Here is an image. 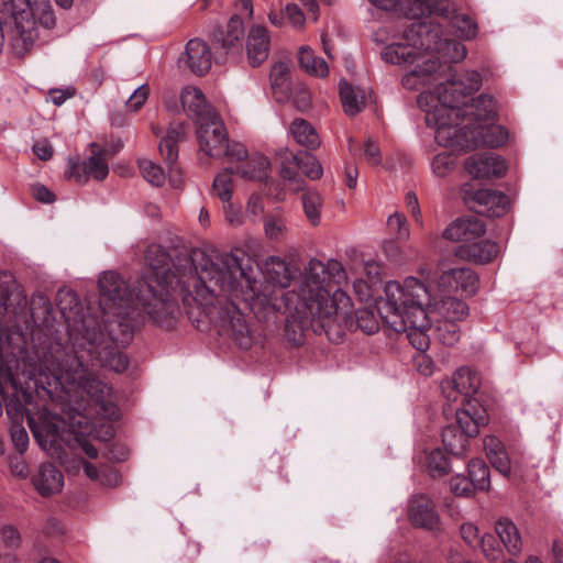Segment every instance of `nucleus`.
Masks as SVG:
<instances>
[{
	"label": "nucleus",
	"instance_id": "nucleus-47",
	"mask_svg": "<svg viewBox=\"0 0 563 563\" xmlns=\"http://www.w3.org/2000/svg\"><path fill=\"white\" fill-rule=\"evenodd\" d=\"M464 40H473L477 35V24L466 14H455L450 21Z\"/></svg>",
	"mask_w": 563,
	"mask_h": 563
},
{
	"label": "nucleus",
	"instance_id": "nucleus-62",
	"mask_svg": "<svg viewBox=\"0 0 563 563\" xmlns=\"http://www.w3.org/2000/svg\"><path fill=\"white\" fill-rule=\"evenodd\" d=\"M488 460H489L492 466L494 468H496L500 474H503L504 476L510 475L511 463H510V460L508 457L506 450L499 454H496V455L489 457Z\"/></svg>",
	"mask_w": 563,
	"mask_h": 563
},
{
	"label": "nucleus",
	"instance_id": "nucleus-27",
	"mask_svg": "<svg viewBox=\"0 0 563 563\" xmlns=\"http://www.w3.org/2000/svg\"><path fill=\"white\" fill-rule=\"evenodd\" d=\"M474 201L481 207L478 212L488 217H501L509 207V198L505 194L492 189L477 190Z\"/></svg>",
	"mask_w": 563,
	"mask_h": 563
},
{
	"label": "nucleus",
	"instance_id": "nucleus-20",
	"mask_svg": "<svg viewBox=\"0 0 563 563\" xmlns=\"http://www.w3.org/2000/svg\"><path fill=\"white\" fill-rule=\"evenodd\" d=\"M479 285L478 276L467 267L452 268L444 272L438 280L440 289L449 291L461 290L467 295H474Z\"/></svg>",
	"mask_w": 563,
	"mask_h": 563
},
{
	"label": "nucleus",
	"instance_id": "nucleus-55",
	"mask_svg": "<svg viewBox=\"0 0 563 563\" xmlns=\"http://www.w3.org/2000/svg\"><path fill=\"white\" fill-rule=\"evenodd\" d=\"M286 21L297 30H302L306 16L302 10L295 3H288L284 8Z\"/></svg>",
	"mask_w": 563,
	"mask_h": 563
},
{
	"label": "nucleus",
	"instance_id": "nucleus-2",
	"mask_svg": "<svg viewBox=\"0 0 563 563\" xmlns=\"http://www.w3.org/2000/svg\"><path fill=\"white\" fill-rule=\"evenodd\" d=\"M62 388L67 394H86L101 408L107 419L118 418V407L111 400L112 389L92 375L79 358L52 372L42 364L23 363L22 372L12 374L11 368L0 363V415L2 401H5L7 413L15 421L22 419L25 406L34 401V395L52 396Z\"/></svg>",
	"mask_w": 563,
	"mask_h": 563
},
{
	"label": "nucleus",
	"instance_id": "nucleus-34",
	"mask_svg": "<svg viewBox=\"0 0 563 563\" xmlns=\"http://www.w3.org/2000/svg\"><path fill=\"white\" fill-rule=\"evenodd\" d=\"M340 98L344 112L347 115H355L365 106V93L358 87H354L346 80L340 81Z\"/></svg>",
	"mask_w": 563,
	"mask_h": 563
},
{
	"label": "nucleus",
	"instance_id": "nucleus-12",
	"mask_svg": "<svg viewBox=\"0 0 563 563\" xmlns=\"http://www.w3.org/2000/svg\"><path fill=\"white\" fill-rule=\"evenodd\" d=\"M369 2L384 10H399L408 19L417 21H423V18L432 14L451 21L456 14L455 3L451 0H369ZM427 23L433 25L431 21Z\"/></svg>",
	"mask_w": 563,
	"mask_h": 563
},
{
	"label": "nucleus",
	"instance_id": "nucleus-56",
	"mask_svg": "<svg viewBox=\"0 0 563 563\" xmlns=\"http://www.w3.org/2000/svg\"><path fill=\"white\" fill-rule=\"evenodd\" d=\"M451 490L455 496L468 497L475 490L467 477L456 475L451 478Z\"/></svg>",
	"mask_w": 563,
	"mask_h": 563
},
{
	"label": "nucleus",
	"instance_id": "nucleus-26",
	"mask_svg": "<svg viewBox=\"0 0 563 563\" xmlns=\"http://www.w3.org/2000/svg\"><path fill=\"white\" fill-rule=\"evenodd\" d=\"M35 489L44 497L57 494L64 486V476L62 472L51 463L40 465L37 473L33 477Z\"/></svg>",
	"mask_w": 563,
	"mask_h": 563
},
{
	"label": "nucleus",
	"instance_id": "nucleus-3",
	"mask_svg": "<svg viewBox=\"0 0 563 563\" xmlns=\"http://www.w3.org/2000/svg\"><path fill=\"white\" fill-rule=\"evenodd\" d=\"M346 282L347 274L339 261L311 258L303 268L299 291L282 292L288 313L286 329L289 331L297 323L300 330L299 336L291 339L296 344L301 343L305 329L321 334L342 320L352 322L351 297L341 288H330L331 284L340 286Z\"/></svg>",
	"mask_w": 563,
	"mask_h": 563
},
{
	"label": "nucleus",
	"instance_id": "nucleus-39",
	"mask_svg": "<svg viewBox=\"0 0 563 563\" xmlns=\"http://www.w3.org/2000/svg\"><path fill=\"white\" fill-rule=\"evenodd\" d=\"M435 323L437 339L444 345L453 346L459 342L461 332L459 322L442 319H431Z\"/></svg>",
	"mask_w": 563,
	"mask_h": 563
},
{
	"label": "nucleus",
	"instance_id": "nucleus-13",
	"mask_svg": "<svg viewBox=\"0 0 563 563\" xmlns=\"http://www.w3.org/2000/svg\"><path fill=\"white\" fill-rule=\"evenodd\" d=\"M27 418L29 427L40 446L48 454L54 455L63 440L60 431L64 429L65 421L46 409L40 411L37 416L27 412Z\"/></svg>",
	"mask_w": 563,
	"mask_h": 563
},
{
	"label": "nucleus",
	"instance_id": "nucleus-29",
	"mask_svg": "<svg viewBox=\"0 0 563 563\" xmlns=\"http://www.w3.org/2000/svg\"><path fill=\"white\" fill-rule=\"evenodd\" d=\"M244 34L243 22L240 18L233 16L227 24L225 31H219L214 34V40L227 52H239L241 48V40Z\"/></svg>",
	"mask_w": 563,
	"mask_h": 563
},
{
	"label": "nucleus",
	"instance_id": "nucleus-31",
	"mask_svg": "<svg viewBox=\"0 0 563 563\" xmlns=\"http://www.w3.org/2000/svg\"><path fill=\"white\" fill-rule=\"evenodd\" d=\"M184 135L185 125L183 123H176L169 126L167 134L159 143V152L165 157L170 172H173V166L178 157L177 143L184 137Z\"/></svg>",
	"mask_w": 563,
	"mask_h": 563
},
{
	"label": "nucleus",
	"instance_id": "nucleus-25",
	"mask_svg": "<svg viewBox=\"0 0 563 563\" xmlns=\"http://www.w3.org/2000/svg\"><path fill=\"white\" fill-rule=\"evenodd\" d=\"M499 253V245L490 240H475L473 243L461 244L456 250L461 258L482 264L493 261Z\"/></svg>",
	"mask_w": 563,
	"mask_h": 563
},
{
	"label": "nucleus",
	"instance_id": "nucleus-22",
	"mask_svg": "<svg viewBox=\"0 0 563 563\" xmlns=\"http://www.w3.org/2000/svg\"><path fill=\"white\" fill-rule=\"evenodd\" d=\"M179 62L186 65L194 74L202 76L212 64L211 52L206 42L199 38L190 40Z\"/></svg>",
	"mask_w": 563,
	"mask_h": 563
},
{
	"label": "nucleus",
	"instance_id": "nucleus-30",
	"mask_svg": "<svg viewBox=\"0 0 563 563\" xmlns=\"http://www.w3.org/2000/svg\"><path fill=\"white\" fill-rule=\"evenodd\" d=\"M92 152L86 162L82 163L84 174L96 180H103L109 174V153L96 143L91 144Z\"/></svg>",
	"mask_w": 563,
	"mask_h": 563
},
{
	"label": "nucleus",
	"instance_id": "nucleus-49",
	"mask_svg": "<svg viewBox=\"0 0 563 563\" xmlns=\"http://www.w3.org/2000/svg\"><path fill=\"white\" fill-rule=\"evenodd\" d=\"M291 162L310 179H319L323 174L322 166L314 156H307V161H302L298 156L291 155Z\"/></svg>",
	"mask_w": 563,
	"mask_h": 563
},
{
	"label": "nucleus",
	"instance_id": "nucleus-21",
	"mask_svg": "<svg viewBox=\"0 0 563 563\" xmlns=\"http://www.w3.org/2000/svg\"><path fill=\"white\" fill-rule=\"evenodd\" d=\"M486 232V225L477 217L461 218L452 222L443 232L446 240L461 242V244L473 243Z\"/></svg>",
	"mask_w": 563,
	"mask_h": 563
},
{
	"label": "nucleus",
	"instance_id": "nucleus-54",
	"mask_svg": "<svg viewBox=\"0 0 563 563\" xmlns=\"http://www.w3.org/2000/svg\"><path fill=\"white\" fill-rule=\"evenodd\" d=\"M150 93V88L147 85L139 86L130 98L125 102V107L129 111L136 112L139 111L143 104L146 102Z\"/></svg>",
	"mask_w": 563,
	"mask_h": 563
},
{
	"label": "nucleus",
	"instance_id": "nucleus-1",
	"mask_svg": "<svg viewBox=\"0 0 563 563\" xmlns=\"http://www.w3.org/2000/svg\"><path fill=\"white\" fill-rule=\"evenodd\" d=\"M145 261L150 272L143 308L153 322L165 327H170L179 317V298L188 319L200 322L201 312L196 316L195 307L208 311L219 291H236L235 278L243 275L240 258L232 253L206 256L199 266H195L188 255H179L170 268L166 249L152 244L145 251Z\"/></svg>",
	"mask_w": 563,
	"mask_h": 563
},
{
	"label": "nucleus",
	"instance_id": "nucleus-23",
	"mask_svg": "<svg viewBox=\"0 0 563 563\" xmlns=\"http://www.w3.org/2000/svg\"><path fill=\"white\" fill-rule=\"evenodd\" d=\"M408 515L410 521L417 527L432 530L439 525V516L434 509V504L424 495L412 497L409 503Z\"/></svg>",
	"mask_w": 563,
	"mask_h": 563
},
{
	"label": "nucleus",
	"instance_id": "nucleus-36",
	"mask_svg": "<svg viewBox=\"0 0 563 563\" xmlns=\"http://www.w3.org/2000/svg\"><path fill=\"white\" fill-rule=\"evenodd\" d=\"M181 104L184 109L198 118H201L207 114L209 117L210 111H207V102L205 95L202 91L196 87H186L181 91Z\"/></svg>",
	"mask_w": 563,
	"mask_h": 563
},
{
	"label": "nucleus",
	"instance_id": "nucleus-28",
	"mask_svg": "<svg viewBox=\"0 0 563 563\" xmlns=\"http://www.w3.org/2000/svg\"><path fill=\"white\" fill-rule=\"evenodd\" d=\"M495 532L510 555H520L523 543L521 533L514 521L508 518L498 519L495 523Z\"/></svg>",
	"mask_w": 563,
	"mask_h": 563
},
{
	"label": "nucleus",
	"instance_id": "nucleus-50",
	"mask_svg": "<svg viewBox=\"0 0 563 563\" xmlns=\"http://www.w3.org/2000/svg\"><path fill=\"white\" fill-rule=\"evenodd\" d=\"M272 87L287 91L289 88V66L284 62L276 63L269 74Z\"/></svg>",
	"mask_w": 563,
	"mask_h": 563
},
{
	"label": "nucleus",
	"instance_id": "nucleus-11",
	"mask_svg": "<svg viewBox=\"0 0 563 563\" xmlns=\"http://www.w3.org/2000/svg\"><path fill=\"white\" fill-rule=\"evenodd\" d=\"M383 321L394 331L405 332L411 345L417 350L412 361L416 369L423 376H431L435 366L432 358L426 353L430 346L429 321L427 314L416 309V319H405L404 314L378 311Z\"/></svg>",
	"mask_w": 563,
	"mask_h": 563
},
{
	"label": "nucleus",
	"instance_id": "nucleus-51",
	"mask_svg": "<svg viewBox=\"0 0 563 563\" xmlns=\"http://www.w3.org/2000/svg\"><path fill=\"white\" fill-rule=\"evenodd\" d=\"M482 548L484 555L493 563H498L504 558L503 549L496 544L492 534H484L478 543Z\"/></svg>",
	"mask_w": 563,
	"mask_h": 563
},
{
	"label": "nucleus",
	"instance_id": "nucleus-15",
	"mask_svg": "<svg viewBox=\"0 0 563 563\" xmlns=\"http://www.w3.org/2000/svg\"><path fill=\"white\" fill-rule=\"evenodd\" d=\"M481 379L476 373L468 367H460L451 378L441 383L444 397L452 402H464L472 395L476 394Z\"/></svg>",
	"mask_w": 563,
	"mask_h": 563
},
{
	"label": "nucleus",
	"instance_id": "nucleus-60",
	"mask_svg": "<svg viewBox=\"0 0 563 563\" xmlns=\"http://www.w3.org/2000/svg\"><path fill=\"white\" fill-rule=\"evenodd\" d=\"M11 439L15 449L22 454L29 445V435L26 430L20 424H14L11 429Z\"/></svg>",
	"mask_w": 563,
	"mask_h": 563
},
{
	"label": "nucleus",
	"instance_id": "nucleus-6",
	"mask_svg": "<svg viewBox=\"0 0 563 563\" xmlns=\"http://www.w3.org/2000/svg\"><path fill=\"white\" fill-rule=\"evenodd\" d=\"M243 275L236 276L234 288L236 291H219L210 309L205 311L195 307V313L201 312V321L190 320L198 329L205 328L209 322H219L222 330L242 347L249 349L252 344L251 330L238 307V301H243L246 307L254 309L256 305L269 307L274 310H282V305L273 298H262L257 290L258 282L252 276V269L241 266Z\"/></svg>",
	"mask_w": 563,
	"mask_h": 563
},
{
	"label": "nucleus",
	"instance_id": "nucleus-37",
	"mask_svg": "<svg viewBox=\"0 0 563 563\" xmlns=\"http://www.w3.org/2000/svg\"><path fill=\"white\" fill-rule=\"evenodd\" d=\"M298 60L300 66L310 75L325 77L329 74L327 62L314 56L309 46H301L298 52Z\"/></svg>",
	"mask_w": 563,
	"mask_h": 563
},
{
	"label": "nucleus",
	"instance_id": "nucleus-45",
	"mask_svg": "<svg viewBox=\"0 0 563 563\" xmlns=\"http://www.w3.org/2000/svg\"><path fill=\"white\" fill-rule=\"evenodd\" d=\"M102 366L115 372L122 373L129 366V360L126 355L120 351L103 350L98 352Z\"/></svg>",
	"mask_w": 563,
	"mask_h": 563
},
{
	"label": "nucleus",
	"instance_id": "nucleus-4",
	"mask_svg": "<svg viewBox=\"0 0 563 563\" xmlns=\"http://www.w3.org/2000/svg\"><path fill=\"white\" fill-rule=\"evenodd\" d=\"M451 291L426 285L416 277H407L402 283L388 282L385 285V300L378 303V311L404 314L405 319H416L420 308L431 319L463 321L470 312L463 300L450 295Z\"/></svg>",
	"mask_w": 563,
	"mask_h": 563
},
{
	"label": "nucleus",
	"instance_id": "nucleus-10",
	"mask_svg": "<svg viewBox=\"0 0 563 563\" xmlns=\"http://www.w3.org/2000/svg\"><path fill=\"white\" fill-rule=\"evenodd\" d=\"M508 133L501 125L483 124L462 125L441 122L435 131V140L443 147L455 150L474 148L477 146L498 147L505 144Z\"/></svg>",
	"mask_w": 563,
	"mask_h": 563
},
{
	"label": "nucleus",
	"instance_id": "nucleus-19",
	"mask_svg": "<svg viewBox=\"0 0 563 563\" xmlns=\"http://www.w3.org/2000/svg\"><path fill=\"white\" fill-rule=\"evenodd\" d=\"M264 274L271 284L278 286L280 289L274 290L268 295L261 294L262 298L266 297L275 299L278 303L282 305V309L285 310V300L282 297V292H285L283 288L288 287L292 279V272L289 265L280 257L272 256L265 262Z\"/></svg>",
	"mask_w": 563,
	"mask_h": 563
},
{
	"label": "nucleus",
	"instance_id": "nucleus-53",
	"mask_svg": "<svg viewBox=\"0 0 563 563\" xmlns=\"http://www.w3.org/2000/svg\"><path fill=\"white\" fill-rule=\"evenodd\" d=\"M431 166L435 176L444 177L454 166V156L449 152L440 153L434 156Z\"/></svg>",
	"mask_w": 563,
	"mask_h": 563
},
{
	"label": "nucleus",
	"instance_id": "nucleus-32",
	"mask_svg": "<svg viewBox=\"0 0 563 563\" xmlns=\"http://www.w3.org/2000/svg\"><path fill=\"white\" fill-rule=\"evenodd\" d=\"M289 133L299 145L308 150H316L321 144L316 129L305 119H295L289 126Z\"/></svg>",
	"mask_w": 563,
	"mask_h": 563
},
{
	"label": "nucleus",
	"instance_id": "nucleus-9",
	"mask_svg": "<svg viewBox=\"0 0 563 563\" xmlns=\"http://www.w3.org/2000/svg\"><path fill=\"white\" fill-rule=\"evenodd\" d=\"M479 87V74L471 70L455 73L445 82L439 84L434 92L421 91L418 97V104L427 112L426 122L435 126V130L441 122L453 123V119L460 118V106Z\"/></svg>",
	"mask_w": 563,
	"mask_h": 563
},
{
	"label": "nucleus",
	"instance_id": "nucleus-5",
	"mask_svg": "<svg viewBox=\"0 0 563 563\" xmlns=\"http://www.w3.org/2000/svg\"><path fill=\"white\" fill-rule=\"evenodd\" d=\"M243 275L236 276L234 288L236 291H219L210 309L205 311L195 307V313L201 312V321L190 320L198 329L205 328L209 322H219L222 330L242 347L249 349L252 344L251 330L238 307V301H243L246 307L254 309L256 305L269 307L274 310H282V305L273 298H262L257 290L258 282L252 276V269L241 266Z\"/></svg>",
	"mask_w": 563,
	"mask_h": 563
},
{
	"label": "nucleus",
	"instance_id": "nucleus-44",
	"mask_svg": "<svg viewBox=\"0 0 563 563\" xmlns=\"http://www.w3.org/2000/svg\"><path fill=\"white\" fill-rule=\"evenodd\" d=\"M232 174L231 170L225 169L218 174L213 180L212 191L222 202H229L232 198Z\"/></svg>",
	"mask_w": 563,
	"mask_h": 563
},
{
	"label": "nucleus",
	"instance_id": "nucleus-35",
	"mask_svg": "<svg viewBox=\"0 0 563 563\" xmlns=\"http://www.w3.org/2000/svg\"><path fill=\"white\" fill-rule=\"evenodd\" d=\"M269 161L264 155H254L247 162L236 167V173L244 179L262 181L265 180L269 172Z\"/></svg>",
	"mask_w": 563,
	"mask_h": 563
},
{
	"label": "nucleus",
	"instance_id": "nucleus-64",
	"mask_svg": "<svg viewBox=\"0 0 563 563\" xmlns=\"http://www.w3.org/2000/svg\"><path fill=\"white\" fill-rule=\"evenodd\" d=\"M99 483L103 486L117 487L121 484V475L117 470L106 466L101 470Z\"/></svg>",
	"mask_w": 563,
	"mask_h": 563
},
{
	"label": "nucleus",
	"instance_id": "nucleus-8",
	"mask_svg": "<svg viewBox=\"0 0 563 563\" xmlns=\"http://www.w3.org/2000/svg\"><path fill=\"white\" fill-rule=\"evenodd\" d=\"M439 32L431 23L415 21L406 26L402 38L384 47L382 57L386 63L402 65L422 60L415 69L402 77L407 89L430 87L437 80L434 73L439 62L429 53L430 47H439Z\"/></svg>",
	"mask_w": 563,
	"mask_h": 563
},
{
	"label": "nucleus",
	"instance_id": "nucleus-46",
	"mask_svg": "<svg viewBox=\"0 0 563 563\" xmlns=\"http://www.w3.org/2000/svg\"><path fill=\"white\" fill-rule=\"evenodd\" d=\"M139 168L143 178L147 183L154 186H162L165 183L166 175L163 168L151 159H139Z\"/></svg>",
	"mask_w": 563,
	"mask_h": 563
},
{
	"label": "nucleus",
	"instance_id": "nucleus-38",
	"mask_svg": "<svg viewBox=\"0 0 563 563\" xmlns=\"http://www.w3.org/2000/svg\"><path fill=\"white\" fill-rule=\"evenodd\" d=\"M445 449L453 455L462 456L468 443V438L455 424L448 426L442 431Z\"/></svg>",
	"mask_w": 563,
	"mask_h": 563
},
{
	"label": "nucleus",
	"instance_id": "nucleus-52",
	"mask_svg": "<svg viewBox=\"0 0 563 563\" xmlns=\"http://www.w3.org/2000/svg\"><path fill=\"white\" fill-rule=\"evenodd\" d=\"M457 428L467 437H475L478 433L479 422L475 420L468 411L462 410L456 412Z\"/></svg>",
	"mask_w": 563,
	"mask_h": 563
},
{
	"label": "nucleus",
	"instance_id": "nucleus-24",
	"mask_svg": "<svg viewBox=\"0 0 563 563\" xmlns=\"http://www.w3.org/2000/svg\"><path fill=\"white\" fill-rule=\"evenodd\" d=\"M249 63L255 67L265 62L269 54V35L263 25H253L246 40Z\"/></svg>",
	"mask_w": 563,
	"mask_h": 563
},
{
	"label": "nucleus",
	"instance_id": "nucleus-63",
	"mask_svg": "<svg viewBox=\"0 0 563 563\" xmlns=\"http://www.w3.org/2000/svg\"><path fill=\"white\" fill-rule=\"evenodd\" d=\"M223 156H227L231 162L236 161L240 162L247 157V151L245 146L241 143H229V140L225 142V152Z\"/></svg>",
	"mask_w": 563,
	"mask_h": 563
},
{
	"label": "nucleus",
	"instance_id": "nucleus-16",
	"mask_svg": "<svg viewBox=\"0 0 563 563\" xmlns=\"http://www.w3.org/2000/svg\"><path fill=\"white\" fill-rule=\"evenodd\" d=\"M349 317L352 322L342 320L335 327L329 328V331L324 330L321 333H324L331 342L339 343L343 338V328L349 330L360 329L366 334H373L379 329V322L372 310L358 309L353 313L352 305Z\"/></svg>",
	"mask_w": 563,
	"mask_h": 563
},
{
	"label": "nucleus",
	"instance_id": "nucleus-59",
	"mask_svg": "<svg viewBox=\"0 0 563 563\" xmlns=\"http://www.w3.org/2000/svg\"><path fill=\"white\" fill-rule=\"evenodd\" d=\"M223 212L225 221L232 227H241L244 223V214L241 209L233 203L231 200L224 202Z\"/></svg>",
	"mask_w": 563,
	"mask_h": 563
},
{
	"label": "nucleus",
	"instance_id": "nucleus-18",
	"mask_svg": "<svg viewBox=\"0 0 563 563\" xmlns=\"http://www.w3.org/2000/svg\"><path fill=\"white\" fill-rule=\"evenodd\" d=\"M465 170L473 178L501 177L507 170L505 161L493 153L475 154L465 161Z\"/></svg>",
	"mask_w": 563,
	"mask_h": 563
},
{
	"label": "nucleus",
	"instance_id": "nucleus-41",
	"mask_svg": "<svg viewBox=\"0 0 563 563\" xmlns=\"http://www.w3.org/2000/svg\"><path fill=\"white\" fill-rule=\"evenodd\" d=\"M468 481L472 482L474 489L487 490L490 486L489 470L487 465L478 459L468 462Z\"/></svg>",
	"mask_w": 563,
	"mask_h": 563
},
{
	"label": "nucleus",
	"instance_id": "nucleus-42",
	"mask_svg": "<svg viewBox=\"0 0 563 563\" xmlns=\"http://www.w3.org/2000/svg\"><path fill=\"white\" fill-rule=\"evenodd\" d=\"M302 207L308 221L312 225L320 224L323 199L318 191H307L302 198Z\"/></svg>",
	"mask_w": 563,
	"mask_h": 563
},
{
	"label": "nucleus",
	"instance_id": "nucleus-58",
	"mask_svg": "<svg viewBox=\"0 0 563 563\" xmlns=\"http://www.w3.org/2000/svg\"><path fill=\"white\" fill-rule=\"evenodd\" d=\"M0 539L2 543L10 549H16L21 543V536L16 528L7 525L0 529Z\"/></svg>",
	"mask_w": 563,
	"mask_h": 563
},
{
	"label": "nucleus",
	"instance_id": "nucleus-61",
	"mask_svg": "<svg viewBox=\"0 0 563 563\" xmlns=\"http://www.w3.org/2000/svg\"><path fill=\"white\" fill-rule=\"evenodd\" d=\"M364 158L365 161L373 166H378L382 163V153L380 148L376 142L372 139H368L364 145Z\"/></svg>",
	"mask_w": 563,
	"mask_h": 563
},
{
	"label": "nucleus",
	"instance_id": "nucleus-17",
	"mask_svg": "<svg viewBox=\"0 0 563 563\" xmlns=\"http://www.w3.org/2000/svg\"><path fill=\"white\" fill-rule=\"evenodd\" d=\"M460 118L453 119V124H457V128L462 125H473L494 118L497 107L493 97L482 95L476 99H471V101L465 100L460 106Z\"/></svg>",
	"mask_w": 563,
	"mask_h": 563
},
{
	"label": "nucleus",
	"instance_id": "nucleus-40",
	"mask_svg": "<svg viewBox=\"0 0 563 563\" xmlns=\"http://www.w3.org/2000/svg\"><path fill=\"white\" fill-rule=\"evenodd\" d=\"M433 30L439 32V47H430L429 53L433 56V52H442L444 56L449 57L452 62H461L466 57V47L455 41L443 40L441 37V30L438 26L432 25Z\"/></svg>",
	"mask_w": 563,
	"mask_h": 563
},
{
	"label": "nucleus",
	"instance_id": "nucleus-43",
	"mask_svg": "<svg viewBox=\"0 0 563 563\" xmlns=\"http://www.w3.org/2000/svg\"><path fill=\"white\" fill-rule=\"evenodd\" d=\"M426 468L432 477L444 476L450 471L448 457L441 450H432L426 453Z\"/></svg>",
	"mask_w": 563,
	"mask_h": 563
},
{
	"label": "nucleus",
	"instance_id": "nucleus-33",
	"mask_svg": "<svg viewBox=\"0 0 563 563\" xmlns=\"http://www.w3.org/2000/svg\"><path fill=\"white\" fill-rule=\"evenodd\" d=\"M263 230L269 241H284L288 234V224L284 212L276 209L265 214L263 217Z\"/></svg>",
	"mask_w": 563,
	"mask_h": 563
},
{
	"label": "nucleus",
	"instance_id": "nucleus-57",
	"mask_svg": "<svg viewBox=\"0 0 563 563\" xmlns=\"http://www.w3.org/2000/svg\"><path fill=\"white\" fill-rule=\"evenodd\" d=\"M264 213V201L262 196L257 194L251 195L246 203V217L256 222L257 219Z\"/></svg>",
	"mask_w": 563,
	"mask_h": 563
},
{
	"label": "nucleus",
	"instance_id": "nucleus-48",
	"mask_svg": "<svg viewBox=\"0 0 563 563\" xmlns=\"http://www.w3.org/2000/svg\"><path fill=\"white\" fill-rule=\"evenodd\" d=\"M387 228L397 240L406 241L410 236V230L404 214L395 212L387 219Z\"/></svg>",
	"mask_w": 563,
	"mask_h": 563
},
{
	"label": "nucleus",
	"instance_id": "nucleus-14",
	"mask_svg": "<svg viewBox=\"0 0 563 563\" xmlns=\"http://www.w3.org/2000/svg\"><path fill=\"white\" fill-rule=\"evenodd\" d=\"M200 151L209 157L220 158L225 152L227 129L217 114L202 119L197 131Z\"/></svg>",
	"mask_w": 563,
	"mask_h": 563
},
{
	"label": "nucleus",
	"instance_id": "nucleus-7",
	"mask_svg": "<svg viewBox=\"0 0 563 563\" xmlns=\"http://www.w3.org/2000/svg\"><path fill=\"white\" fill-rule=\"evenodd\" d=\"M99 290H100V307L104 316L111 314L118 319H124L126 313L123 309L128 307L131 300L132 294L129 290L125 282L114 272H106L99 278ZM60 310L65 318L67 329L70 338L81 336L91 346H98L103 339V329H106L114 342L126 343L131 339L130 331L123 333V338L119 339L113 331V324L119 323L123 325L120 320L110 321L107 320L106 324H102L96 317L91 314L78 316V311L74 314L67 312V307L63 306V301H59Z\"/></svg>",
	"mask_w": 563,
	"mask_h": 563
}]
</instances>
